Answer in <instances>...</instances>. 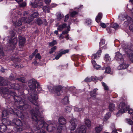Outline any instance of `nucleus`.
I'll list each match as a JSON object with an SVG mask.
<instances>
[{
	"label": "nucleus",
	"instance_id": "obj_1",
	"mask_svg": "<svg viewBox=\"0 0 133 133\" xmlns=\"http://www.w3.org/2000/svg\"><path fill=\"white\" fill-rule=\"evenodd\" d=\"M43 111V108L40 109L39 107H36L35 111H32V118L33 120L36 121V127L38 129L42 128L46 129L49 132L54 131L57 127L56 124H48L43 120L40 119L39 118L42 117V116L40 111L42 112Z\"/></svg>",
	"mask_w": 133,
	"mask_h": 133
},
{
	"label": "nucleus",
	"instance_id": "obj_2",
	"mask_svg": "<svg viewBox=\"0 0 133 133\" xmlns=\"http://www.w3.org/2000/svg\"><path fill=\"white\" fill-rule=\"evenodd\" d=\"M36 84L37 85V90L38 92L42 90V88L40 87L39 83L37 82L34 79H32L30 80L28 82V85L30 90L29 92L30 94V96L28 97L29 100L33 103L36 107L41 109L42 107L36 101L37 99L38 96L37 92L35 89H36Z\"/></svg>",
	"mask_w": 133,
	"mask_h": 133
},
{
	"label": "nucleus",
	"instance_id": "obj_3",
	"mask_svg": "<svg viewBox=\"0 0 133 133\" xmlns=\"http://www.w3.org/2000/svg\"><path fill=\"white\" fill-rule=\"evenodd\" d=\"M2 121L6 125L11 124L16 125V126L14 128V129L17 131H22L26 127V125L24 122L17 118L13 119L12 122L8 119L5 118L3 119Z\"/></svg>",
	"mask_w": 133,
	"mask_h": 133
},
{
	"label": "nucleus",
	"instance_id": "obj_4",
	"mask_svg": "<svg viewBox=\"0 0 133 133\" xmlns=\"http://www.w3.org/2000/svg\"><path fill=\"white\" fill-rule=\"evenodd\" d=\"M7 85V88L9 89H12L18 90L19 89L20 86L18 84H13L8 82L7 80L4 81L2 77H0V86H4Z\"/></svg>",
	"mask_w": 133,
	"mask_h": 133
},
{
	"label": "nucleus",
	"instance_id": "obj_5",
	"mask_svg": "<svg viewBox=\"0 0 133 133\" xmlns=\"http://www.w3.org/2000/svg\"><path fill=\"white\" fill-rule=\"evenodd\" d=\"M119 111L116 114L117 116L119 114H121L125 112L129 109V107L124 102H122L119 105Z\"/></svg>",
	"mask_w": 133,
	"mask_h": 133
},
{
	"label": "nucleus",
	"instance_id": "obj_6",
	"mask_svg": "<svg viewBox=\"0 0 133 133\" xmlns=\"http://www.w3.org/2000/svg\"><path fill=\"white\" fill-rule=\"evenodd\" d=\"M125 51L130 60L133 63V49L131 48V46L129 48H125Z\"/></svg>",
	"mask_w": 133,
	"mask_h": 133
},
{
	"label": "nucleus",
	"instance_id": "obj_7",
	"mask_svg": "<svg viewBox=\"0 0 133 133\" xmlns=\"http://www.w3.org/2000/svg\"><path fill=\"white\" fill-rule=\"evenodd\" d=\"M71 125L69 127V129L71 131L74 130L76 128L77 123V121L75 118H72L70 121Z\"/></svg>",
	"mask_w": 133,
	"mask_h": 133
},
{
	"label": "nucleus",
	"instance_id": "obj_8",
	"mask_svg": "<svg viewBox=\"0 0 133 133\" xmlns=\"http://www.w3.org/2000/svg\"><path fill=\"white\" fill-rule=\"evenodd\" d=\"M53 90L54 91L56 95L59 96L60 95L61 92L63 91V88L61 86H54L53 88Z\"/></svg>",
	"mask_w": 133,
	"mask_h": 133
},
{
	"label": "nucleus",
	"instance_id": "obj_9",
	"mask_svg": "<svg viewBox=\"0 0 133 133\" xmlns=\"http://www.w3.org/2000/svg\"><path fill=\"white\" fill-rule=\"evenodd\" d=\"M102 77H101L100 78H98L96 76L95 77L92 76L91 77H87L85 79L84 81L86 82H90L92 81L95 82L98 80H99L101 81L102 80Z\"/></svg>",
	"mask_w": 133,
	"mask_h": 133
},
{
	"label": "nucleus",
	"instance_id": "obj_10",
	"mask_svg": "<svg viewBox=\"0 0 133 133\" xmlns=\"http://www.w3.org/2000/svg\"><path fill=\"white\" fill-rule=\"evenodd\" d=\"M9 38L8 40V43L10 44L11 47H14L16 44L17 43V40L16 38H14L12 40L10 37H8Z\"/></svg>",
	"mask_w": 133,
	"mask_h": 133
},
{
	"label": "nucleus",
	"instance_id": "obj_11",
	"mask_svg": "<svg viewBox=\"0 0 133 133\" xmlns=\"http://www.w3.org/2000/svg\"><path fill=\"white\" fill-rule=\"evenodd\" d=\"M87 127L85 125H83L78 128L76 130L77 133H86Z\"/></svg>",
	"mask_w": 133,
	"mask_h": 133
},
{
	"label": "nucleus",
	"instance_id": "obj_12",
	"mask_svg": "<svg viewBox=\"0 0 133 133\" xmlns=\"http://www.w3.org/2000/svg\"><path fill=\"white\" fill-rule=\"evenodd\" d=\"M115 58L117 61H120L121 63L124 62V59L122 55L119 52H117L116 53Z\"/></svg>",
	"mask_w": 133,
	"mask_h": 133
},
{
	"label": "nucleus",
	"instance_id": "obj_13",
	"mask_svg": "<svg viewBox=\"0 0 133 133\" xmlns=\"http://www.w3.org/2000/svg\"><path fill=\"white\" fill-rule=\"evenodd\" d=\"M22 20L23 23H29L33 21V18L31 17L30 16L28 18H25V17H22Z\"/></svg>",
	"mask_w": 133,
	"mask_h": 133
},
{
	"label": "nucleus",
	"instance_id": "obj_14",
	"mask_svg": "<svg viewBox=\"0 0 133 133\" xmlns=\"http://www.w3.org/2000/svg\"><path fill=\"white\" fill-rule=\"evenodd\" d=\"M19 46H22L24 45L26 42L25 38L21 36H19Z\"/></svg>",
	"mask_w": 133,
	"mask_h": 133
},
{
	"label": "nucleus",
	"instance_id": "obj_15",
	"mask_svg": "<svg viewBox=\"0 0 133 133\" xmlns=\"http://www.w3.org/2000/svg\"><path fill=\"white\" fill-rule=\"evenodd\" d=\"M68 51L69 50H66L60 51L59 53L55 57V59L56 60L58 59L63 54H64L66 53H67Z\"/></svg>",
	"mask_w": 133,
	"mask_h": 133
},
{
	"label": "nucleus",
	"instance_id": "obj_16",
	"mask_svg": "<svg viewBox=\"0 0 133 133\" xmlns=\"http://www.w3.org/2000/svg\"><path fill=\"white\" fill-rule=\"evenodd\" d=\"M21 104H22L20 105L19 107V108L21 110H24L28 107V105L26 103L25 100L23 101V102H22V103Z\"/></svg>",
	"mask_w": 133,
	"mask_h": 133
},
{
	"label": "nucleus",
	"instance_id": "obj_17",
	"mask_svg": "<svg viewBox=\"0 0 133 133\" xmlns=\"http://www.w3.org/2000/svg\"><path fill=\"white\" fill-rule=\"evenodd\" d=\"M14 98L15 102L19 103L20 104H22L25 100L22 99L20 96L17 95L14 96Z\"/></svg>",
	"mask_w": 133,
	"mask_h": 133
},
{
	"label": "nucleus",
	"instance_id": "obj_18",
	"mask_svg": "<svg viewBox=\"0 0 133 133\" xmlns=\"http://www.w3.org/2000/svg\"><path fill=\"white\" fill-rule=\"evenodd\" d=\"M58 121L60 124L62 125H65L66 123V119L63 117H61L59 118Z\"/></svg>",
	"mask_w": 133,
	"mask_h": 133
},
{
	"label": "nucleus",
	"instance_id": "obj_19",
	"mask_svg": "<svg viewBox=\"0 0 133 133\" xmlns=\"http://www.w3.org/2000/svg\"><path fill=\"white\" fill-rule=\"evenodd\" d=\"M101 50H99L96 54H93L92 56V59H96L99 57V56L101 55Z\"/></svg>",
	"mask_w": 133,
	"mask_h": 133
},
{
	"label": "nucleus",
	"instance_id": "obj_20",
	"mask_svg": "<svg viewBox=\"0 0 133 133\" xmlns=\"http://www.w3.org/2000/svg\"><path fill=\"white\" fill-rule=\"evenodd\" d=\"M7 127L6 125L3 123L1 124L0 125V132L2 133L6 130Z\"/></svg>",
	"mask_w": 133,
	"mask_h": 133
},
{
	"label": "nucleus",
	"instance_id": "obj_21",
	"mask_svg": "<svg viewBox=\"0 0 133 133\" xmlns=\"http://www.w3.org/2000/svg\"><path fill=\"white\" fill-rule=\"evenodd\" d=\"M36 129L37 130H35V129H32V131L34 133H46V132L45 131L42 130L40 131H39V129H37V128L36 127Z\"/></svg>",
	"mask_w": 133,
	"mask_h": 133
},
{
	"label": "nucleus",
	"instance_id": "obj_22",
	"mask_svg": "<svg viewBox=\"0 0 133 133\" xmlns=\"http://www.w3.org/2000/svg\"><path fill=\"white\" fill-rule=\"evenodd\" d=\"M128 66V64L123 63L119 66L118 67V69L119 70L124 69L127 68Z\"/></svg>",
	"mask_w": 133,
	"mask_h": 133
},
{
	"label": "nucleus",
	"instance_id": "obj_23",
	"mask_svg": "<svg viewBox=\"0 0 133 133\" xmlns=\"http://www.w3.org/2000/svg\"><path fill=\"white\" fill-rule=\"evenodd\" d=\"M67 24L66 23H63L59 25L57 28L58 30L61 31L64 28H65Z\"/></svg>",
	"mask_w": 133,
	"mask_h": 133
},
{
	"label": "nucleus",
	"instance_id": "obj_24",
	"mask_svg": "<svg viewBox=\"0 0 133 133\" xmlns=\"http://www.w3.org/2000/svg\"><path fill=\"white\" fill-rule=\"evenodd\" d=\"M102 16V14L101 13H99L97 16L96 20L97 22L98 23L100 22Z\"/></svg>",
	"mask_w": 133,
	"mask_h": 133
},
{
	"label": "nucleus",
	"instance_id": "obj_25",
	"mask_svg": "<svg viewBox=\"0 0 133 133\" xmlns=\"http://www.w3.org/2000/svg\"><path fill=\"white\" fill-rule=\"evenodd\" d=\"M96 89H94L92 91H90V94L91 97L94 98H95L96 97Z\"/></svg>",
	"mask_w": 133,
	"mask_h": 133
},
{
	"label": "nucleus",
	"instance_id": "obj_26",
	"mask_svg": "<svg viewBox=\"0 0 133 133\" xmlns=\"http://www.w3.org/2000/svg\"><path fill=\"white\" fill-rule=\"evenodd\" d=\"M22 22L19 20L16 21L14 23V25L16 26L21 25L22 24Z\"/></svg>",
	"mask_w": 133,
	"mask_h": 133
},
{
	"label": "nucleus",
	"instance_id": "obj_27",
	"mask_svg": "<svg viewBox=\"0 0 133 133\" xmlns=\"http://www.w3.org/2000/svg\"><path fill=\"white\" fill-rule=\"evenodd\" d=\"M35 3H33L31 2L30 4L34 8H36L37 7L38 5L37 4L38 2L40 1L41 0H34Z\"/></svg>",
	"mask_w": 133,
	"mask_h": 133
},
{
	"label": "nucleus",
	"instance_id": "obj_28",
	"mask_svg": "<svg viewBox=\"0 0 133 133\" xmlns=\"http://www.w3.org/2000/svg\"><path fill=\"white\" fill-rule=\"evenodd\" d=\"M62 102L64 104H66L69 103L68 98L67 96L65 97L62 100Z\"/></svg>",
	"mask_w": 133,
	"mask_h": 133
},
{
	"label": "nucleus",
	"instance_id": "obj_29",
	"mask_svg": "<svg viewBox=\"0 0 133 133\" xmlns=\"http://www.w3.org/2000/svg\"><path fill=\"white\" fill-rule=\"evenodd\" d=\"M103 129L102 126V125H100L98 127H97L95 128V130L96 132L97 133H99Z\"/></svg>",
	"mask_w": 133,
	"mask_h": 133
},
{
	"label": "nucleus",
	"instance_id": "obj_30",
	"mask_svg": "<svg viewBox=\"0 0 133 133\" xmlns=\"http://www.w3.org/2000/svg\"><path fill=\"white\" fill-rule=\"evenodd\" d=\"M85 124L88 127H90L91 126V122L90 120L88 119H86L85 121Z\"/></svg>",
	"mask_w": 133,
	"mask_h": 133
},
{
	"label": "nucleus",
	"instance_id": "obj_31",
	"mask_svg": "<svg viewBox=\"0 0 133 133\" xmlns=\"http://www.w3.org/2000/svg\"><path fill=\"white\" fill-rule=\"evenodd\" d=\"M10 91L8 88H5L3 89L2 90V92L4 94H7L9 95Z\"/></svg>",
	"mask_w": 133,
	"mask_h": 133
},
{
	"label": "nucleus",
	"instance_id": "obj_32",
	"mask_svg": "<svg viewBox=\"0 0 133 133\" xmlns=\"http://www.w3.org/2000/svg\"><path fill=\"white\" fill-rule=\"evenodd\" d=\"M9 115V113L6 110L3 111L2 113V117H6Z\"/></svg>",
	"mask_w": 133,
	"mask_h": 133
},
{
	"label": "nucleus",
	"instance_id": "obj_33",
	"mask_svg": "<svg viewBox=\"0 0 133 133\" xmlns=\"http://www.w3.org/2000/svg\"><path fill=\"white\" fill-rule=\"evenodd\" d=\"M115 108V105L114 104L111 103L109 104V109L110 111H112Z\"/></svg>",
	"mask_w": 133,
	"mask_h": 133
},
{
	"label": "nucleus",
	"instance_id": "obj_34",
	"mask_svg": "<svg viewBox=\"0 0 133 133\" xmlns=\"http://www.w3.org/2000/svg\"><path fill=\"white\" fill-rule=\"evenodd\" d=\"M111 26L112 28H114L115 30L118 29L119 27V25L117 24L116 23H114L112 24Z\"/></svg>",
	"mask_w": 133,
	"mask_h": 133
},
{
	"label": "nucleus",
	"instance_id": "obj_35",
	"mask_svg": "<svg viewBox=\"0 0 133 133\" xmlns=\"http://www.w3.org/2000/svg\"><path fill=\"white\" fill-rule=\"evenodd\" d=\"M83 109L82 108H79L78 107H75L74 108V110L75 111L79 112H83Z\"/></svg>",
	"mask_w": 133,
	"mask_h": 133
},
{
	"label": "nucleus",
	"instance_id": "obj_36",
	"mask_svg": "<svg viewBox=\"0 0 133 133\" xmlns=\"http://www.w3.org/2000/svg\"><path fill=\"white\" fill-rule=\"evenodd\" d=\"M71 109L72 108L71 107H67L65 108L64 110L66 112L68 113L70 112Z\"/></svg>",
	"mask_w": 133,
	"mask_h": 133
},
{
	"label": "nucleus",
	"instance_id": "obj_37",
	"mask_svg": "<svg viewBox=\"0 0 133 133\" xmlns=\"http://www.w3.org/2000/svg\"><path fill=\"white\" fill-rule=\"evenodd\" d=\"M43 11L45 13H48L50 12V8L46 6H44L43 8Z\"/></svg>",
	"mask_w": 133,
	"mask_h": 133
},
{
	"label": "nucleus",
	"instance_id": "obj_38",
	"mask_svg": "<svg viewBox=\"0 0 133 133\" xmlns=\"http://www.w3.org/2000/svg\"><path fill=\"white\" fill-rule=\"evenodd\" d=\"M105 40L103 39L101 40L99 42V46L101 48H102L105 44Z\"/></svg>",
	"mask_w": 133,
	"mask_h": 133
},
{
	"label": "nucleus",
	"instance_id": "obj_39",
	"mask_svg": "<svg viewBox=\"0 0 133 133\" xmlns=\"http://www.w3.org/2000/svg\"><path fill=\"white\" fill-rule=\"evenodd\" d=\"M38 14L37 12H35L33 14L30 15V17H32L33 19L34 18H36L38 17Z\"/></svg>",
	"mask_w": 133,
	"mask_h": 133
},
{
	"label": "nucleus",
	"instance_id": "obj_40",
	"mask_svg": "<svg viewBox=\"0 0 133 133\" xmlns=\"http://www.w3.org/2000/svg\"><path fill=\"white\" fill-rule=\"evenodd\" d=\"M127 122V123L131 125H132L133 124V121L130 119L127 118L126 119Z\"/></svg>",
	"mask_w": 133,
	"mask_h": 133
},
{
	"label": "nucleus",
	"instance_id": "obj_41",
	"mask_svg": "<svg viewBox=\"0 0 133 133\" xmlns=\"http://www.w3.org/2000/svg\"><path fill=\"white\" fill-rule=\"evenodd\" d=\"M102 85L103 86L104 89L105 90H107L109 89V88L107 84L104 83V82H102Z\"/></svg>",
	"mask_w": 133,
	"mask_h": 133
},
{
	"label": "nucleus",
	"instance_id": "obj_42",
	"mask_svg": "<svg viewBox=\"0 0 133 133\" xmlns=\"http://www.w3.org/2000/svg\"><path fill=\"white\" fill-rule=\"evenodd\" d=\"M16 79L23 83H25V78L24 77L17 78H16Z\"/></svg>",
	"mask_w": 133,
	"mask_h": 133
},
{
	"label": "nucleus",
	"instance_id": "obj_43",
	"mask_svg": "<svg viewBox=\"0 0 133 133\" xmlns=\"http://www.w3.org/2000/svg\"><path fill=\"white\" fill-rule=\"evenodd\" d=\"M18 112L19 113L18 114H17V116L21 118H23L24 117V115L23 113L21 112V111Z\"/></svg>",
	"mask_w": 133,
	"mask_h": 133
},
{
	"label": "nucleus",
	"instance_id": "obj_44",
	"mask_svg": "<svg viewBox=\"0 0 133 133\" xmlns=\"http://www.w3.org/2000/svg\"><path fill=\"white\" fill-rule=\"evenodd\" d=\"M78 14V12L75 11L71 12L70 13V16L71 17H73Z\"/></svg>",
	"mask_w": 133,
	"mask_h": 133
},
{
	"label": "nucleus",
	"instance_id": "obj_45",
	"mask_svg": "<svg viewBox=\"0 0 133 133\" xmlns=\"http://www.w3.org/2000/svg\"><path fill=\"white\" fill-rule=\"evenodd\" d=\"M105 58L106 61H109L111 60L110 57L109 55L108 54H106L105 55Z\"/></svg>",
	"mask_w": 133,
	"mask_h": 133
},
{
	"label": "nucleus",
	"instance_id": "obj_46",
	"mask_svg": "<svg viewBox=\"0 0 133 133\" xmlns=\"http://www.w3.org/2000/svg\"><path fill=\"white\" fill-rule=\"evenodd\" d=\"M112 29L113 28H112L111 26L110 27H108L107 28V30L109 33H111L114 32V30H112Z\"/></svg>",
	"mask_w": 133,
	"mask_h": 133
},
{
	"label": "nucleus",
	"instance_id": "obj_47",
	"mask_svg": "<svg viewBox=\"0 0 133 133\" xmlns=\"http://www.w3.org/2000/svg\"><path fill=\"white\" fill-rule=\"evenodd\" d=\"M63 17V16L62 14H61L60 13H58L57 16V17L59 20L61 19Z\"/></svg>",
	"mask_w": 133,
	"mask_h": 133
},
{
	"label": "nucleus",
	"instance_id": "obj_48",
	"mask_svg": "<svg viewBox=\"0 0 133 133\" xmlns=\"http://www.w3.org/2000/svg\"><path fill=\"white\" fill-rule=\"evenodd\" d=\"M57 43V42L56 40H54L52 42L49 43V45L50 46H53Z\"/></svg>",
	"mask_w": 133,
	"mask_h": 133
},
{
	"label": "nucleus",
	"instance_id": "obj_49",
	"mask_svg": "<svg viewBox=\"0 0 133 133\" xmlns=\"http://www.w3.org/2000/svg\"><path fill=\"white\" fill-rule=\"evenodd\" d=\"M111 69L109 67H108L105 68V72L106 73H109L111 71Z\"/></svg>",
	"mask_w": 133,
	"mask_h": 133
},
{
	"label": "nucleus",
	"instance_id": "obj_50",
	"mask_svg": "<svg viewBox=\"0 0 133 133\" xmlns=\"http://www.w3.org/2000/svg\"><path fill=\"white\" fill-rule=\"evenodd\" d=\"M56 49V46H54L53 47L51 48V51L49 52V53L50 54L54 52L55 51V50Z\"/></svg>",
	"mask_w": 133,
	"mask_h": 133
},
{
	"label": "nucleus",
	"instance_id": "obj_51",
	"mask_svg": "<svg viewBox=\"0 0 133 133\" xmlns=\"http://www.w3.org/2000/svg\"><path fill=\"white\" fill-rule=\"evenodd\" d=\"M9 95H10L11 96H12L14 98V96H16V94L14 92H12L10 91Z\"/></svg>",
	"mask_w": 133,
	"mask_h": 133
},
{
	"label": "nucleus",
	"instance_id": "obj_52",
	"mask_svg": "<svg viewBox=\"0 0 133 133\" xmlns=\"http://www.w3.org/2000/svg\"><path fill=\"white\" fill-rule=\"evenodd\" d=\"M9 33L10 34V35L11 37H13L15 36V34L14 31L12 30L10 31H9Z\"/></svg>",
	"mask_w": 133,
	"mask_h": 133
},
{
	"label": "nucleus",
	"instance_id": "obj_53",
	"mask_svg": "<svg viewBox=\"0 0 133 133\" xmlns=\"http://www.w3.org/2000/svg\"><path fill=\"white\" fill-rule=\"evenodd\" d=\"M36 21L37 23L39 25L42 24L43 23L42 21V20L39 18L38 19H37Z\"/></svg>",
	"mask_w": 133,
	"mask_h": 133
},
{
	"label": "nucleus",
	"instance_id": "obj_54",
	"mask_svg": "<svg viewBox=\"0 0 133 133\" xmlns=\"http://www.w3.org/2000/svg\"><path fill=\"white\" fill-rule=\"evenodd\" d=\"M111 116L110 113V112H108L107 114L105 116V118L106 119H108Z\"/></svg>",
	"mask_w": 133,
	"mask_h": 133
},
{
	"label": "nucleus",
	"instance_id": "obj_55",
	"mask_svg": "<svg viewBox=\"0 0 133 133\" xmlns=\"http://www.w3.org/2000/svg\"><path fill=\"white\" fill-rule=\"evenodd\" d=\"M0 55L2 56H3L4 55L2 47L0 48Z\"/></svg>",
	"mask_w": 133,
	"mask_h": 133
},
{
	"label": "nucleus",
	"instance_id": "obj_56",
	"mask_svg": "<svg viewBox=\"0 0 133 133\" xmlns=\"http://www.w3.org/2000/svg\"><path fill=\"white\" fill-rule=\"evenodd\" d=\"M69 31H70V29H67V30L63 31L62 32V34L63 35L67 34Z\"/></svg>",
	"mask_w": 133,
	"mask_h": 133
},
{
	"label": "nucleus",
	"instance_id": "obj_57",
	"mask_svg": "<svg viewBox=\"0 0 133 133\" xmlns=\"http://www.w3.org/2000/svg\"><path fill=\"white\" fill-rule=\"evenodd\" d=\"M100 26L103 28H105L106 27V25L103 23H101L100 24Z\"/></svg>",
	"mask_w": 133,
	"mask_h": 133
},
{
	"label": "nucleus",
	"instance_id": "obj_58",
	"mask_svg": "<svg viewBox=\"0 0 133 133\" xmlns=\"http://www.w3.org/2000/svg\"><path fill=\"white\" fill-rule=\"evenodd\" d=\"M35 57L36 58H38L40 59H41V57L40 54L39 53L37 54L35 56Z\"/></svg>",
	"mask_w": 133,
	"mask_h": 133
},
{
	"label": "nucleus",
	"instance_id": "obj_59",
	"mask_svg": "<svg viewBox=\"0 0 133 133\" xmlns=\"http://www.w3.org/2000/svg\"><path fill=\"white\" fill-rule=\"evenodd\" d=\"M14 66L15 67L17 68H23L24 66L22 65H15Z\"/></svg>",
	"mask_w": 133,
	"mask_h": 133
},
{
	"label": "nucleus",
	"instance_id": "obj_60",
	"mask_svg": "<svg viewBox=\"0 0 133 133\" xmlns=\"http://www.w3.org/2000/svg\"><path fill=\"white\" fill-rule=\"evenodd\" d=\"M132 21V19L130 17H129V18L128 19L127 21H125V23H130Z\"/></svg>",
	"mask_w": 133,
	"mask_h": 133
},
{
	"label": "nucleus",
	"instance_id": "obj_61",
	"mask_svg": "<svg viewBox=\"0 0 133 133\" xmlns=\"http://www.w3.org/2000/svg\"><path fill=\"white\" fill-rule=\"evenodd\" d=\"M93 66L94 68H95L97 69H99V68H100L101 67L100 65H97V64H95V65H94Z\"/></svg>",
	"mask_w": 133,
	"mask_h": 133
},
{
	"label": "nucleus",
	"instance_id": "obj_62",
	"mask_svg": "<svg viewBox=\"0 0 133 133\" xmlns=\"http://www.w3.org/2000/svg\"><path fill=\"white\" fill-rule=\"evenodd\" d=\"M69 14H67L65 16V19L64 20V22H66L67 21L69 18Z\"/></svg>",
	"mask_w": 133,
	"mask_h": 133
},
{
	"label": "nucleus",
	"instance_id": "obj_63",
	"mask_svg": "<svg viewBox=\"0 0 133 133\" xmlns=\"http://www.w3.org/2000/svg\"><path fill=\"white\" fill-rule=\"evenodd\" d=\"M86 23L88 24H90L91 23V20L90 19H87L86 20Z\"/></svg>",
	"mask_w": 133,
	"mask_h": 133
},
{
	"label": "nucleus",
	"instance_id": "obj_64",
	"mask_svg": "<svg viewBox=\"0 0 133 133\" xmlns=\"http://www.w3.org/2000/svg\"><path fill=\"white\" fill-rule=\"evenodd\" d=\"M129 29L130 30L133 31V24H131L129 26Z\"/></svg>",
	"mask_w": 133,
	"mask_h": 133
}]
</instances>
